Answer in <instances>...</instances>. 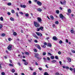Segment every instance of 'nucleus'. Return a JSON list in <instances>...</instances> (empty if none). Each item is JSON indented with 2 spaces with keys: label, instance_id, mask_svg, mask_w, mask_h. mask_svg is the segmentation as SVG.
Wrapping results in <instances>:
<instances>
[{
  "label": "nucleus",
  "instance_id": "412c9836",
  "mask_svg": "<svg viewBox=\"0 0 75 75\" xmlns=\"http://www.w3.org/2000/svg\"><path fill=\"white\" fill-rule=\"evenodd\" d=\"M50 18L52 20H54V17H53V16H52V15H51L50 16Z\"/></svg>",
  "mask_w": 75,
  "mask_h": 75
},
{
  "label": "nucleus",
  "instance_id": "ea45409f",
  "mask_svg": "<svg viewBox=\"0 0 75 75\" xmlns=\"http://www.w3.org/2000/svg\"><path fill=\"white\" fill-rule=\"evenodd\" d=\"M55 23L56 24H58V21H56L55 22Z\"/></svg>",
  "mask_w": 75,
  "mask_h": 75
},
{
  "label": "nucleus",
  "instance_id": "09e8293b",
  "mask_svg": "<svg viewBox=\"0 0 75 75\" xmlns=\"http://www.w3.org/2000/svg\"><path fill=\"white\" fill-rule=\"evenodd\" d=\"M51 59H54V57H51Z\"/></svg>",
  "mask_w": 75,
  "mask_h": 75
},
{
  "label": "nucleus",
  "instance_id": "c9c22d12",
  "mask_svg": "<svg viewBox=\"0 0 75 75\" xmlns=\"http://www.w3.org/2000/svg\"><path fill=\"white\" fill-rule=\"evenodd\" d=\"M19 14H23V12H19Z\"/></svg>",
  "mask_w": 75,
  "mask_h": 75
},
{
  "label": "nucleus",
  "instance_id": "f03ea898",
  "mask_svg": "<svg viewBox=\"0 0 75 75\" xmlns=\"http://www.w3.org/2000/svg\"><path fill=\"white\" fill-rule=\"evenodd\" d=\"M12 48V46L11 45H9L8 47V49L9 51H11V48Z\"/></svg>",
  "mask_w": 75,
  "mask_h": 75
},
{
  "label": "nucleus",
  "instance_id": "052dcab7",
  "mask_svg": "<svg viewBox=\"0 0 75 75\" xmlns=\"http://www.w3.org/2000/svg\"><path fill=\"white\" fill-rule=\"evenodd\" d=\"M35 65H38V63H37V62H35Z\"/></svg>",
  "mask_w": 75,
  "mask_h": 75
},
{
  "label": "nucleus",
  "instance_id": "f3484780",
  "mask_svg": "<svg viewBox=\"0 0 75 75\" xmlns=\"http://www.w3.org/2000/svg\"><path fill=\"white\" fill-rule=\"evenodd\" d=\"M57 62V61L53 60H52V62H53V63H55V62Z\"/></svg>",
  "mask_w": 75,
  "mask_h": 75
},
{
  "label": "nucleus",
  "instance_id": "c03bdc74",
  "mask_svg": "<svg viewBox=\"0 0 75 75\" xmlns=\"http://www.w3.org/2000/svg\"><path fill=\"white\" fill-rule=\"evenodd\" d=\"M70 71H73V69H72L71 67H70Z\"/></svg>",
  "mask_w": 75,
  "mask_h": 75
},
{
  "label": "nucleus",
  "instance_id": "3c124183",
  "mask_svg": "<svg viewBox=\"0 0 75 75\" xmlns=\"http://www.w3.org/2000/svg\"><path fill=\"white\" fill-rule=\"evenodd\" d=\"M8 41H11V38H9L8 39Z\"/></svg>",
  "mask_w": 75,
  "mask_h": 75
},
{
  "label": "nucleus",
  "instance_id": "dca6fc26",
  "mask_svg": "<svg viewBox=\"0 0 75 75\" xmlns=\"http://www.w3.org/2000/svg\"><path fill=\"white\" fill-rule=\"evenodd\" d=\"M68 12L69 13H71V9H68Z\"/></svg>",
  "mask_w": 75,
  "mask_h": 75
},
{
  "label": "nucleus",
  "instance_id": "423d86ee",
  "mask_svg": "<svg viewBox=\"0 0 75 75\" xmlns=\"http://www.w3.org/2000/svg\"><path fill=\"white\" fill-rule=\"evenodd\" d=\"M59 17L60 18H63L64 17V16L62 15V14H60L59 15Z\"/></svg>",
  "mask_w": 75,
  "mask_h": 75
},
{
  "label": "nucleus",
  "instance_id": "4be33fe9",
  "mask_svg": "<svg viewBox=\"0 0 75 75\" xmlns=\"http://www.w3.org/2000/svg\"><path fill=\"white\" fill-rule=\"evenodd\" d=\"M70 31L71 32V33L72 34H74V30H71Z\"/></svg>",
  "mask_w": 75,
  "mask_h": 75
},
{
  "label": "nucleus",
  "instance_id": "69168bd1",
  "mask_svg": "<svg viewBox=\"0 0 75 75\" xmlns=\"http://www.w3.org/2000/svg\"><path fill=\"white\" fill-rule=\"evenodd\" d=\"M58 54H61V52L59 51L58 52Z\"/></svg>",
  "mask_w": 75,
  "mask_h": 75
},
{
  "label": "nucleus",
  "instance_id": "58836bf2",
  "mask_svg": "<svg viewBox=\"0 0 75 75\" xmlns=\"http://www.w3.org/2000/svg\"><path fill=\"white\" fill-rule=\"evenodd\" d=\"M1 36L2 37H4V36H5V34H4V33H3V34H2Z\"/></svg>",
  "mask_w": 75,
  "mask_h": 75
},
{
  "label": "nucleus",
  "instance_id": "7ed1b4c3",
  "mask_svg": "<svg viewBox=\"0 0 75 75\" xmlns=\"http://www.w3.org/2000/svg\"><path fill=\"white\" fill-rule=\"evenodd\" d=\"M36 34H37L38 35H39L40 37H41L42 35V34L41 33H40L39 32H36Z\"/></svg>",
  "mask_w": 75,
  "mask_h": 75
},
{
  "label": "nucleus",
  "instance_id": "a878e982",
  "mask_svg": "<svg viewBox=\"0 0 75 75\" xmlns=\"http://www.w3.org/2000/svg\"><path fill=\"white\" fill-rule=\"evenodd\" d=\"M25 53L26 55H29V53L28 52H25Z\"/></svg>",
  "mask_w": 75,
  "mask_h": 75
},
{
  "label": "nucleus",
  "instance_id": "bf43d9fd",
  "mask_svg": "<svg viewBox=\"0 0 75 75\" xmlns=\"http://www.w3.org/2000/svg\"><path fill=\"white\" fill-rule=\"evenodd\" d=\"M47 60H50V57H47Z\"/></svg>",
  "mask_w": 75,
  "mask_h": 75
},
{
  "label": "nucleus",
  "instance_id": "c756f323",
  "mask_svg": "<svg viewBox=\"0 0 75 75\" xmlns=\"http://www.w3.org/2000/svg\"><path fill=\"white\" fill-rule=\"evenodd\" d=\"M38 69L39 70H40V71H42V69L41 67H39L38 68Z\"/></svg>",
  "mask_w": 75,
  "mask_h": 75
},
{
  "label": "nucleus",
  "instance_id": "9b49d317",
  "mask_svg": "<svg viewBox=\"0 0 75 75\" xmlns=\"http://www.w3.org/2000/svg\"><path fill=\"white\" fill-rule=\"evenodd\" d=\"M10 20L11 21H14V18L13 17H11L10 18Z\"/></svg>",
  "mask_w": 75,
  "mask_h": 75
},
{
  "label": "nucleus",
  "instance_id": "0e129e2a",
  "mask_svg": "<svg viewBox=\"0 0 75 75\" xmlns=\"http://www.w3.org/2000/svg\"><path fill=\"white\" fill-rule=\"evenodd\" d=\"M29 3L31 4V1H29Z\"/></svg>",
  "mask_w": 75,
  "mask_h": 75
},
{
  "label": "nucleus",
  "instance_id": "393cba45",
  "mask_svg": "<svg viewBox=\"0 0 75 75\" xmlns=\"http://www.w3.org/2000/svg\"><path fill=\"white\" fill-rule=\"evenodd\" d=\"M7 5H8V6H11V3L9 2L7 4Z\"/></svg>",
  "mask_w": 75,
  "mask_h": 75
},
{
  "label": "nucleus",
  "instance_id": "7c9ffc66",
  "mask_svg": "<svg viewBox=\"0 0 75 75\" xmlns=\"http://www.w3.org/2000/svg\"><path fill=\"white\" fill-rule=\"evenodd\" d=\"M11 11H12V13H15V11H14V10H11Z\"/></svg>",
  "mask_w": 75,
  "mask_h": 75
},
{
  "label": "nucleus",
  "instance_id": "de8ad7c7",
  "mask_svg": "<svg viewBox=\"0 0 75 75\" xmlns=\"http://www.w3.org/2000/svg\"><path fill=\"white\" fill-rule=\"evenodd\" d=\"M3 58L5 59H7V57H4Z\"/></svg>",
  "mask_w": 75,
  "mask_h": 75
},
{
  "label": "nucleus",
  "instance_id": "6e6d98bb",
  "mask_svg": "<svg viewBox=\"0 0 75 75\" xmlns=\"http://www.w3.org/2000/svg\"><path fill=\"white\" fill-rule=\"evenodd\" d=\"M55 58L56 59H58V57H55Z\"/></svg>",
  "mask_w": 75,
  "mask_h": 75
},
{
  "label": "nucleus",
  "instance_id": "603ef678",
  "mask_svg": "<svg viewBox=\"0 0 75 75\" xmlns=\"http://www.w3.org/2000/svg\"><path fill=\"white\" fill-rule=\"evenodd\" d=\"M36 57V58H37L38 59H40V58H39V57Z\"/></svg>",
  "mask_w": 75,
  "mask_h": 75
},
{
  "label": "nucleus",
  "instance_id": "774afa93",
  "mask_svg": "<svg viewBox=\"0 0 75 75\" xmlns=\"http://www.w3.org/2000/svg\"><path fill=\"white\" fill-rule=\"evenodd\" d=\"M14 75H18V74L17 73H14Z\"/></svg>",
  "mask_w": 75,
  "mask_h": 75
},
{
  "label": "nucleus",
  "instance_id": "8fccbe9b",
  "mask_svg": "<svg viewBox=\"0 0 75 75\" xmlns=\"http://www.w3.org/2000/svg\"><path fill=\"white\" fill-rule=\"evenodd\" d=\"M7 14L8 15H11V13L9 12H8Z\"/></svg>",
  "mask_w": 75,
  "mask_h": 75
},
{
  "label": "nucleus",
  "instance_id": "5701e85b",
  "mask_svg": "<svg viewBox=\"0 0 75 75\" xmlns=\"http://www.w3.org/2000/svg\"><path fill=\"white\" fill-rule=\"evenodd\" d=\"M25 16H26V17H28V16H29V14L28 13H26Z\"/></svg>",
  "mask_w": 75,
  "mask_h": 75
},
{
  "label": "nucleus",
  "instance_id": "864d4df0",
  "mask_svg": "<svg viewBox=\"0 0 75 75\" xmlns=\"http://www.w3.org/2000/svg\"><path fill=\"white\" fill-rule=\"evenodd\" d=\"M37 31H40V28H37Z\"/></svg>",
  "mask_w": 75,
  "mask_h": 75
},
{
  "label": "nucleus",
  "instance_id": "1a4fd4ad",
  "mask_svg": "<svg viewBox=\"0 0 75 75\" xmlns=\"http://www.w3.org/2000/svg\"><path fill=\"white\" fill-rule=\"evenodd\" d=\"M53 40H54L55 41H57L58 40V38H57L56 37L54 36L53 37Z\"/></svg>",
  "mask_w": 75,
  "mask_h": 75
},
{
  "label": "nucleus",
  "instance_id": "49530a36",
  "mask_svg": "<svg viewBox=\"0 0 75 75\" xmlns=\"http://www.w3.org/2000/svg\"><path fill=\"white\" fill-rule=\"evenodd\" d=\"M9 66L11 67H13V65L11 64H9Z\"/></svg>",
  "mask_w": 75,
  "mask_h": 75
},
{
  "label": "nucleus",
  "instance_id": "cd10ccee",
  "mask_svg": "<svg viewBox=\"0 0 75 75\" xmlns=\"http://www.w3.org/2000/svg\"><path fill=\"white\" fill-rule=\"evenodd\" d=\"M13 35H17V33L16 32H13Z\"/></svg>",
  "mask_w": 75,
  "mask_h": 75
},
{
  "label": "nucleus",
  "instance_id": "f8f14e48",
  "mask_svg": "<svg viewBox=\"0 0 75 75\" xmlns=\"http://www.w3.org/2000/svg\"><path fill=\"white\" fill-rule=\"evenodd\" d=\"M25 7H26V6L25 5H21V7H22V8H25Z\"/></svg>",
  "mask_w": 75,
  "mask_h": 75
},
{
  "label": "nucleus",
  "instance_id": "a211bd4d",
  "mask_svg": "<svg viewBox=\"0 0 75 75\" xmlns=\"http://www.w3.org/2000/svg\"><path fill=\"white\" fill-rule=\"evenodd\" d=\"M44 75H49V74H48V73L47 72H45L44 74Z\"/></svg>",
  "mask_w": 75,
  "mask_h": 75
},
{
  "label": "nucleus",
  "instance_id": "2f4dec72",
  "mask_svg": "<svg viewBox=\"0 0 75 75\" xmlns=\"http://www.w3.org/2000/svg\"><path fill=\"white\" fill-rule=\"evenodd\" d=\"M38 53H36L35 54V57H38Z\"/></svg>",
  "mask_w": 75,
  "mask_h": 75
},
{
  "label": "nucleus",
  "instance_id": "4c0bfd02",
  "mask_svg": "<svg viewBox=\"0 0 75 75\" xmlns=\"http://www.w3.org/2000/svg\"><path fill=\"white\" fill-rule=\"evenodd\" d=\"M71 52L73 53H75V51L73 50H71Z\"/></svg>",
  "mask_w": 75,
  "mask_h": 75
},
{
  "label": "nucleus",
  "instance_id": "9d476101",
  "mask_svg": "<svg viewBox=\"0 0 75 75\" xmlns=\"http://www.w3.org/2000/svg\"><path fill=\"white\" fill-rule=\"evenodd\" d=\"M66 3V1H64V2L62 3V2L60 1V3L61 4H62V5H63V4H65Z\"/></svg>",
  "mask_w": 75,
  "mask_h": 75
},
{
  "label": "nucleus",
  "instance_id": "79ce46f5",
  "mask_svg": "<svg viewBox=\"0 0 75 75\" xmlns=\"http://www.w3.org/2000/svg\"><path fill=\"white\" fill-rule=\"evenodd\" d=\"M29 68H30V70H31V71H33V69L32 68V67H29Z\"/></svg>",
  "mask_w": 75,
  "mask_h": 75
},
{
  "label": "nucleus",
  "instance_id": "72a5a7b5",
  "mask_svg": "<svg viewBox=\"0 0 75 75\" xmlns=\"http://www.w3.org/2000/svg\"><path fill=\"white\" fill-rule=\"evenodd\" d=\"M59 13V10H57L56 11V13L57 14H58Z\"/></svg>",
  "mask_w": 75,
  "mask_h": 75
},
{
  "label": "nucleus",
  "instance_id": "bb28decb",
  "mask_svg": "<svg viewBox=\"0 0 75 75\" xmlns=\"http://www.w3.org/2000/svg\"><path fill=\"white\" fill-rule=\"evenodd\" d=\"M63 42H62V40H60L59 41V43L60 44H62V43H63Z\"/></svg>",
  "mask_w": 75,
  "mask_h": 75
},
{
  "label": "nucleus",
  "instance_id": "6ab92c4d",
  "mask_svg": "<svg viewBox=\"0 0 75 75\" xmlns=\"http://www.w3.org/2000/svg\"><path fill=\"white\" fill-rule=\"evenodd\" d=\"M44 75H49V74H48V73L47 72H45L44 74Z\"/></svg>",
  "mask_w": 75,
  "mask_h": 75
},
{
  "label": "nucleus",
  "instance_id": "37998d69",
  "mask_svg": "<svg viewBox=\"0 0 75 75\" xmlns=\"http://www.w3.org/2000/svg\"><path fill=\"white\" fill-rule=\"evenodd\" d=\"M24 64L26 65H28V62H25L24 63Z\"/></svg>",
  "mask_w": 75,
  "mask_h": 75
},
{
  "label": "nucleus",
  "instance_id": "2eb2a0df",
  "mask_svg": "<svg viewBox=\"0 0 75 75\" xmlns=\"http://www.w3.org/2000/svg\"><path fill=\"white\" fill-rule=\"evenodd\" d=\"M47 45L48 47H50L52 46L51 44L50 43L48 44Z\"/></svg>",
  "mask_w": 75,
  "mask_h": 75
},
{
  "label": "nucleus",
  "instance_id": "aec40b11",
  "mask_svg": "<svg viewBox=\"0 0 75 75\" xmlns=\"http://www.w3.org/2000/svg\"><path fill=\"white\" fill-rule=\"evenodd\" d=\"M67 59L69 61V62H71V59L70 58H67Z\"/></svg>",
  "mask_w": 75,
  "mask_h": 75
},
{
  "label": "nucleus",
  "instance_id": "4d7b16f0",
  "mask_svg": "<svg viewBox=\"0 0 75 75\" xmlns=\"http://www.w3.org/2000/svg\"><path fill=\"white\" fill-rule=\"evenodd\" d=\"M46 39L47 40H49V39H50V38L49 37H47V38Z\"/></svg>",
  "mask_w": 75,
  "mask_h": 75
},
{
  "label": "nucleus",
  "instance_id": "e433bc0d",
  "mask_svg": "<svg viewBox=\"0 0 75 75\" xmlns=\"http://www.w3.org/2000/svg\"><path fill=\"white\" fill-rule=\"evenodd\" d=\"M55 74L56 75H59V73L58 72L56 73Z\"/></svg>",
  "mask_w": 75,
  "mask_h": 75
},
{
  "label": "nucleus",
  "instance_id": "680f3d73",
  "mask_svg": "<svg viewBox=\"0 0 75 75\" xmlns=\"http://www.w3.org/2000/svg\"><path fill=\"white\" fill-rule=\"evenodd\" d=\"M16 16L17 17H18L19 16H18V13H16Z\"/></svg>",
  "mask_w": 75,
  "mask_h": 75
},
{
  "label": "nucleus",
  "instance_id": "473e14b6",
  "mask_svg": "<svg viewBox=\"0 0 75 75\" xmlns=\"http://www.w3.org/2000/svg\"><path fill=\"white\" fill-rule=\"evenodd\" d=\"M43 55H46V52H44L43 53Z\"/></svg>",
  "mask_w": 75,
  "mask_h": 75
},
{
  "label": "nucleus",
  "instance_id": "a19ab883",
  "mask_svg": "<svg viewBox=\"0 0 75 75\" xmlns=\"http://www.w3.org/2000/svg\"><path fill=\"white\" fill-rule=\"evenodd\" d=\"M48 55H50V56H51V55H52V54L50 53H48Z\"/></svg>",
  "mask_w": 75,
  "mask_h": 75
},
{
  "label": "nucleus",
  "instance_id": "ddd939ff",
  "mask_svg": "<svg viewBox=\"0 0 75 75\" xmlns=\"http://www.w3.org/2000/svg\"><path fill=\"white\" fill-rule=\"evenodd\" d=\"M39 28H40V29L42 31H43V30H43L44 28V27H41Z\"/></svg>",
  "mask_w": 75,
  "mask_h": 75
},
{
  "label": "nucleus",
  "instance_id": "f257e3e1",
  "mask_svg": "<svg viewBox=\"0 0 75 75\" xmlns=\"http://www.w3.org/2000/svg\"><path fill=\"white\" fill-rule=\"evenodd\" d=\"M34 25L36 27H40V24L39 23H38L37 22H34Z\"/></svg>",
  "mask_w": 75,
  "mask_h": 75
},
{
  "label": "nucleus",
  "instance_id": "5fc2aeb1",
  "mask_svg": "<svg viewBox=\"0 0 75 75\" xmlns=\"http://www.w3.org/2000/svg\"><path fill=\"white\" fill-rule=\"evenodd\" d=\"M2 25H0V29H1V28H2Z\"/></svg>",
  "mask_w": 75,
  "mask_h": 75
},
{
  "label": "nucleus",
  "instance_id": "39448f33",
  "mask_svg": "<svg viewBox=\"0 0 75 75\" xmlns=\"http://www.w3.org/2000/svg\"><path fill=\"white\" fill-rule=\"evenodd\" d=\"M35 46L36 47H37V48H38V49H39V50H41V48L40 47V45H35Z\"/></svg>",
  "mask_w": 75,
  "mask_h": 75
},
{
  "label": "nucleus",
  "instance_id": "338daca9",
  "mask_svg": "<svg viewBox=\"0 0 75 75\" xmlns=\"http://www.w3.org/2000/svg\"><path fill=\"white\" fill-rule=\"evenodd\" d=\"M34 52H37V50L35 49L34 50Z\"/></svg>",
  "mask_w": 75,
  "mask_h": 75
},
{
  "label": "nucleus",
  "instance_id": "a18cd8bd",
  "mask_svg": "<svg viewBox=\"0 0 75 75\" xmlns=\"http://www.w3.org/2000/svg\"><path fill=\"white\" fill-rule=\"evenodd\" d=\"M34 37H35V38H36L37 39H38V37H37V36L35 35Z\"/></svg>",
  "mask_w": 75,
  "mask_h": 75
},
{
  "label": "nucleus",
  "instance_id": "f704fd0d",
  "mask_svg": "<svg viewBox=\"0 0 75 75\" xmlns=\"http://www.w3.org/2000/svg\"><path fill=\"white\" fill-rule=\"evenodd\" d=\"M1 74L2 75H5V73L4 72H2L1 73Z\"/></svg>",
  "mask_w": 75,
  "mask_h": 75
},
{
  "label": "nucleus",
  "instance_id": "20e7f679",
  "mask_svg": "<svg viewBox=\"0 0 75 75\" xmlns=\"http://www.w3.org/2000/svg\"><path fill=\"white\" fill-rule=\"evenodd\" d=\"M38 21L39 23H41V21H42V19L41 18H40V17H38L37 18Z\"/></svg>",
  "mask_w": 75,
  "mask_h": 75
},
{
  "label": "nucleus",
  "instance_id": "e2e57ef3",
  "mask_svg": "<svg viewBox=\"0 0 75 75\" xmlns=\"http://www.w3.org/2000/svg\"><path fill=\"white\" fill-rule=\"evenodd\" d=\"M34 42H38V41L37 40H34Z\"/></svg>",
  "mask_w": 75,
  "mask_h": 75
},
{
  "label": "nucleus",
  "instance_id": "b1692460",
  "mask_svg": "<svg viewBox=\"0 0 75 75\" xmlns=\"http://www.w3.org/2000/svg\"><path fill=\"white\" fill-rule=\"evenodd\" d=\"M12 71L13 73H14V72H15V69H12Z\"/></svg>",
  "mask_w": 75,
  "mask_h": 75
},
{
  "label": "nucleus",
  "instance_id": "4468645a",
  "mask_svg": "<svg viewBox=\"0 0 75 75\" xmlns=\"http://www.w3.org/2000/svg\"><path fill=\"white\" fill-rule=\"evenodd\" d=\"M42 10V9H41L40 8H38V11H40V12H41V11Z\"/></svg>",
  "mask_w": 75,
  "mask_h": 75
},
{
  "label": "nucleus",
  "instance_id": "6e6552de",
  "mask_svg": "<svg viewBox=\"0 0 75 75\" xmlns=\"http://www.w3.org/2000/svg\"><path fill=\"white\" fill-rule=\"evenodd\" d=\"M37 4L38 5H39V6H41V5H42V3L39 1L37 2Z\"/></svg>",
  "mask_w": 75,
  "mask_h": 75
},
{
  "label": "nucleus",
  "instance_id": "c85d7f7f",
  "mask_svg": "<svg viewBox=\"0 0 75 75\" xmlns=\"http://www.w3.org/2000/svg\"><path fill=\"white\" fill-rule=\"evenodd\" d=\"M0 20L1 21H3V17H1Z\"/></svg>",
  "mask_w": 75,
  "mask_h": 75
},
{
  "label": "nucleus",
  "instance_id": "13d9d810",
  "mask_svg": "<svg viewBox=\"0 0 75 75\" xmlns=\"http://www.w3.org/2000/svg\"><path fill=\"white\" fill-rule=\"evenodd\" d=\"M42 47H43V48H46V46H45V45H43Z\"/></svg>",
  "mask_w": 75,
  "mask_h": 75
},
{
  "label": "nucleus",
  "instance_id": "0eeeda50",
  "mask_svg": "<svg viewBox=\"0 0 75 75\" xmlns=\"http://www.w3.org/2000/svg\"><path fill=\"white\" fill-rule=\"evenodd\" d=\"M62 67L63 68L66 69H69V68L67 66H63Z\"/></svg>",
  "mask_w": 75,
  "mask_h": 75
}]
</instances>
